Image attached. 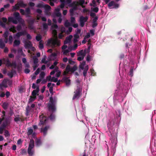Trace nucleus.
Returning a JSON list of instances; mask_svg holds the SVG:
<instances>
[{
	"label": "nucleus",
	"instance_id": "f257e3e1",
	"mask_svg": "<svg viewBox=\"0 0 156 156\" xmlns=\"http://www.w3.org/2000/svg\"><path fill=\"white\" fill-rule=\"evenodd\" d=\"M52 33L56 38L55 39L51 38L49 39L47 42V44L49 45H51L53 48H54L55 45L59 46L60 45V41L58 40L57 37V30L55 29L53 30Z\"/></svg>",
	"mask_w": 156,
	"mask_h": 156
},
{
	"label": "nucleus",
	"instance_id": "f03ea898",
	"mask_svg": "<svg viewBox=\"0 0 156 156\" xmlns=\"http://www.w3.org/2000/svg\"><path fill=\"white\" fill-rule=\"evenodd\" d=\"M57 100L55 98H53L51 96L50 97L48 103L47 104V109L48 111L53 113L56 110V104Z\"/></svg>",
	"mask_w": 156,
	"mask_h": 156
},
{
	"label": "nucleus",
	"instance_id": "7ed1b4c3",
	"mask_svg": "<svg viewBox=\"0 0 156 156\" xmlns=\"http://www.w3.org/2000/svg\"><path fill=\"white\" fill-rule=\"evenodd\" d=\"M82 91V88L77 86V89L74 92V94L73 97V100H74L76 99H79L80 96Z\"/></svg>",
	"mask_w": 156,
	"mask_h": 156
},
{
	"label": "nucleus",
	"instance_id": "20e7f679",
	"mask_svg": "<svg viewBox=\"0 0 156 156\" xmlns=\"http://www.w3.org/2000/svg\"><path fill=\"white\" fill-rule=\"evenodd\" d=\"M40 122L38 124V125L41 126L44 125L46 124L47 121L48 119L47 116L44 115L43 113H41V115L39 116Z\"/></svg>",
	"mask_w": 156,
	"mask_h": 156
},
{
	"label": "nucleus",
	"instance_id": "39448f33",
	"mask_svg": "<svg viewBox=\"0 0 156 156\" xmlns=\"http://www.w3.org/2000/svg\"><path fill=\"white\" fill-rule=\"evenodd\" d=\"M9 119H6L5 121L3 122L1 126H0V134H2L5 129L6 126L10 124Z\"/></svg>",
	"mask_w": 156,
	"mask_h": 156
},
{
	"label": "nucleus",
	"instance_id": "423d86ee",
	"mask_svg": "<svg viewBox=\"0 0 156 156\" xmlns=\"http://www.w3.org/2000/svg\"><path fill=\"white\" fill-rule=\"evenodd\" d=\"M88 19V18L87 16L84 17L83 16H80L79 19L80 26L82 27H83L85 24V23L87 21Z\"/></svg>",
	"mask_w": 156,
	"mask_h": 156
},
{
	"label": "nucleus",
	"instance_id": "0eeeda50",
	"mask_svg": "<svg viewBox=\"0 0 156 156\" xmlns=\"http://www.w3.org/2000/svg\"><path fill=\"white\" fill-rule=\"evenodd\" d=\"M108 6L109 9H117L119 6V4L116 3L113 1H111L108 4Z\"/></svg>",
	"mask_w": 156,
	"mask_h": 156
},
{
	"label": "nucleus",
	"instance_id": "6e6552de",
	"mask_svg": "<svg viewBox=\"0 0 156 156\" xmlns=\"http://www.w3.org/2000/svg\"><path fill=\"white\" fill-rule=\"evenodd\" d=\"M15 118H14V121L16 122H23L25 119H26V118H24L23 116H20V115H16V116L15 115Z\"/></svg>",
	"mask_w": 156,
	"mask_h": 156
},
{
	"label": "nucleus",
	"instance_id": "1a4fd4ad",
	"mask_svg": "<svg viewBox=\"0 0 156 156\" xmlns=\"http://www.w3.org/2000/svg\"><path fill=\"white\" fill-rule=\"evenodd\" d=\"M77 67L76 65H74L71 68L69 65H68L66 67V70H68L69 72L72 73H73L77 69Z\"/></svg>",
	"mask_w": 156,
	"mask_h": 156
},
{
	"label": "nucleus",
	"instance_id": "9d476101",
	"mask_svg": "<svg viewBox=\"0 0 156 156\" xmlns=\"http://www.w3.org/2000/svg\"><path fill=\"white\" fill-rule=\"evenodd\" d=\"M13 15L15 16L16 20L17 21H18L19 22H21L22 21L23 19L20 17V13L18 12H14Z\"/></svg>",
	"mask_w": 156,
	"mask_h": 156
},
{
	"label": "nucleus",
	"instance_id": "9b49d317",
	"mask_svg": "<svg viewBox=\"0 0 156 156\" xmlns=\"http://www.w3.org/2000/svg\"><path fill=\"white\" fill-rule=\"evenodd\" d=\"M50 126H47L44 128H41V132L43 133L44 136H45L47 133L48 130L50 129Z\"/></svg>",
	"mask_w": 156,
	"mask_h": 156
},
{
	"label": "nucleus",
	"instance_id": "f8f14e48",
	"mask_svg": "<svg viewBox=\"0 0 156 156\" xmlns=\"http://www.w3.org/2000/svg\"><path fill=\"white\" fill-rule=\"evenodd\" d=\"M6 64L8 67L12 66L14 69H16V64L15 62H13L11 63L9 60L7 59L6 60Z\"/></svg>",
	"mask_w": 156,
	"mask_h": 156
},
{
	"label": "nucleus",
	"instance_id": "ddd939ff",
	"mask_svg": "<svg viewBox=\"0 0 156 156\" xmlns=\"http://www.w3.org/2000/svg\"><path fill=\"white\" fill-rule=\"evenodd\" d=\"M24 47L26 48L27 49H31L32 48H34L31 42L30 41H25L24 43Z\"/></svg>",
	"mask_w": 156,
	"mask_h": 156
},
{
	"label": "nucleus",
	"instance_id": "4468645a",
	"mask_svg": "<svg viewBox=\"0 0 156 156\" xmlns=\"http://www.w3.org/2000/svg\"><path fill=\"white\" fill-rule=\"evenodd\" d=\"M35 21V19H30L28 20L27 22L29 24V27L31 29H33L32 25Z\"/></svg>",
	"mask_w": 156,
	"mask_h": 156
},
{
	"label": "nucleus",
	"instance_id": "2eb2a0df",
	"mask_svg": "<svg viewBox=\"0 0 156 156\" xmlns=\"http://www.w3.org/2000/svg\"><path fill=\"white\" fill-rule=\"evenodd\" d=\"M31 14V11L30 8L29 7L27 8L25 10V15L26 17H30Z\"/></svg>",
	"mask_w": 156,
	"mask_h": 156
},
{
	"label": "nucleus",
	"instance_id": "dca6fc26",
	"mask_svg": "<svg viewBox=\"0 0 156 156\" xmlns=\"http://www.w3.org/2000/svg\"><path fill=\"white\" fill-rule=\"evenodd\" d=\"M62 81L66 83L67 86H69L70 84V80L68 77H63L62 79Z\"/></svg>",
	"mask_w": 156,
	"mask_h": 156
},
{
	"label": "nucleus",
	"instance_id": "f3484780",
	"mask_svg": "<svg viewBox=\"0 0 156 156\" xmlns=\"http://www.w3.org/2000/svg\"><path fill=\"white\" fill-rule=\"evenodd\" d=\"M111 122H110L109 123H108V131L110 132L111 135L112 136L114 135V132L115 129H113L112 128H111L110 124Z\"/></svg>",
	"mask_w": 156,
	"mask_h": 156
},
{
	"label": "nucleus",
	"instance_id": "a211bd4d",
	"mask_svg": "<svg viewBox=\"0 0 156 156\" xmlns=\"http://www.w3.org/2000/svg\"><path fill=\"white\" fill-rule=\"evenodd\" d=\"M27 34V32L26 30H24L22 31L16 33V36L18 38H19L21 36L26 35Z\"/></svg>",
	"mask_w": 156,
	"mask_h": 156
},
{
	"label": "nucleus",
	"instance_id": "6ab92c4d",
	"mask_svg": "<svg viewBox=\"0 0 156 156\" xmlns=\"http://www.w3.org/2000/svg\"><path fill=\"white\" fill-rule=\"evenodd\" d=\"M78 2L73 1L71 4V5L73 6L72 9L74 10H76L77 9V6L78 5Z\"/></svg>",
	"mask_w": 156,
	"mask_h": 156
},
{
	"label": "nucleus",
	"instance_id": "aec40b11",
	"mask_svg": "<svg viewBox=\"0 0 156 156\" xmlns=\"http://www.w3.org/2000/svg\"><path fill=\"white\" fill-rule=\"evenodd\" d=\"M8 21L9 22H12L14 24H17L18 22L16 20H14L12 17H9L8 18Z\"/></svg>",
	"mask_w": 156,
	"mask_h": 156
},
{
	"label": "nucleus",
	"instance_id": "412c9836",
	"mask_svg": "<svg viewBox=\"0 0 156 156\" xmlns=\"http://www.w3.org/2000/svg\"><path fill=\"white\" fill-rule=\"evenodd\" d=\"M72 37L73 36L72 35H70L68 37H66L65 40L64 41V44H66L67 43L70 42Z\"/></svg>",
	"mask_w": 156,
	"mask_h": 156
},
{
	"label": "nucleus",
	"instance_id": "4be33fe9",
	"mask_svg": "<svg viewBox=\"0 0 156 156\" xmlns=\"http://www.w3.org/2000/svg\"><path fill=\"white\" fill-rule=\"evenodd\" d=\"M39 87H37L36 90H33L32 92V95L36 97L37 94L39 92Z\"/></svg>",
	"mask_w": 156,
	"mask_h": 156
},
{
	"label": "nucleus",
	"instance_id": "5701e85b",
	"mask_svg": "<svg viewBox=\"0 0 156 156\" xmlns=\"http://www.w3.org/2000/svg\"><path fill=\"white\" fill-rule=\"evenodd\" d=\"M17 3L22 8H25L27 5V4L24 3L22 0L19 1Z\"/></svg>",
	"mask_w": 156,
	"mask_h": 156
},
{
	"label": "nucleus",
	"instance_id": "b1692460",
	"mask_svg": "<svg viewBox=\"0 0 156 156\" xmlns=\"http://www.w3.org/2000/svg\"><path fill=\"white\" fill-rule=\"evenodd\" d=\"M34 147V141L33 139L30 140L29 145L28 148L33 149Z\"/></svg>",
	"mask_w": 156,
	"mask_h": 156
},
{
	"label": "nucleus",
	"instance_id": "393cba45",
	"mask_svg": "<svg viewBox=\"0 0 156 156\" xmlns=\"http://www.w3.org/2000/svg\"><path fill=\"white\" fill-rule=\"evenodd\" d=\"M8 87L6 81L4 79L1 83L0 84V88L2 89L3 87Z\"/></svg>",
	"mask_w": 156,
	"mask_h": 156
},
{
	"label": "nucleus",
	"instance_id": "a878e982",
	"mask_svg": "<svg viewBox=\"0 0 156 156\" xmlns=\"http://www.w3.org/2000/svg\"><path fill=\"white\" fill-rule=\"evenodd\" d=\"M60 9L59 8H57L55 9V14L57 17L61 16V14L59 12Z\"/></svg>",
	"mask_w": 156,
	"mask_h": 156
},
{
	"label": "nucleus",
	"instance_id": "bb28decb",
	"mask_svg": "<svg viewBox=\"0 0 156 156\" xmlns=\"http://www.w3.org/2000/svg\"><path fill=\"white\" fill-rule=\"evenodd\" d=\"M9 106V104L7 102H4L2 105V107L3 108L5 109H7Z\"/></svg>",
	"mask_w": 156,
	"mask_h": 156
},
{
	"label": "nucleus",
	"instance_id": "cd10ccee",
	"mask_svg": "<svg viewBox=\"0 0 156 156\" xmlns=\"http://www.w3.org/2000/svg\"><path fill=\"white\" fill-rule=\"evenodd\" d=\"M5 44L2 39H0V48L3 49L5 47Z\"/></svg>",
	"mask_w": 156,
	"mask_h": 156
},
{
	"label": "nucleus",
	"instance_id": "c85d7f7f",
	"mask_svg": "<svg viewBox=\"0 0 156 156\" xmlns=\"http://www.w3.org/2000/svg\"><path fill=\"white\" fill-rule=\"evenodd\" d=\"M89 68L88 66H85L84 69H83V76L84 77H86L87 76V71L88 69Z\"/></svg>",
	"mask_w": 156,
	"mask_h": 156
},
{
	"label": "nucleus",
	"instance_id": "c756f323",
	"mask_svg": "<svg viewBox=\"0 0 156 156\" xmlns=\"http://www.w3.org/2000/svg\"><path fill=\"white\" fill-rule=\"evenodd\" d=\"M20 6L18 4V3L16 4L15 6H13V8L12 9V11H16V10H18L19 9Z\"/></svg>",
	"mask_w": 156,
	"mask_h": 156
},
{
	"label": "nucleus",
	"instance_id": "7c9ffc66",
	"mask_svg": "<svg viewBox=\"0 0 156 156\" xmlns=\"http://www.w3.org/2000/svg\"><path fill=\"white\" fill-rule=\"evenodd\" d=\"M84 2V0H79V2H78V5H80L82 6V8H84L85 6L83 5Z\"/></svg>",
	"mask_w": 156,
	"mask_h": 156
},
{
	"label": "nucleus",
	"instance_id": "2f4dec72",
	"mask_svg": "<svg viewBox=\"0 0 156 156\" xmlns=\"http://www.w3.org/2000/svg\"><path fill=\"white\" fill-rule=\"evenodd\" d=\"M20 43V42L19 40H15L13 42L14 46H17L19 45Z\"/></svg>",
	"mask_w": 156,
	"mask_h": 156
},
{
	"label": "nucleus",
	"instance_id": "473e14b6",
	"mask_svg": "<svg viewBox=\"0 0 156 156\" xmlns=\"http://www.w3.org/2000/svg\"><path fill=\"white\" fill-rule=\"evenodd\" d=\"M35 144L37 146H40L41 144V140L39 139H36L35 140Z\"/></svg>",
	"mask_w": 156,
	"mask_h": 156
},
{
	"label": "nucleus",
	"instance_id": "72a5a7b5",
	"mask_svg": "<svg viewBox=\"0 0 156 156\" xmlns=\"http://www.w3.org/2000/svg\"><path fill=\"white\" fill-rule=\"evenodd\" d=\"M36 98V97L33 96H30V98L29 100V102L30 103L34 101Z\"/></svg>",
	"mask_w": 156,
	"mask_h": 156
},
{
	"label": "nucleus",
	"instance_id": "f704fd0d",
	"mask_svg": "<svg viewBox=\"0 0 156 156\" xmlns=\"http://www.w3.org/2000/svg\"><path fill=\"white\" fill-rule=\"evenodd\" d=\"M33 133V129L31 128H29L28 129L27 135L28 136L31 135Z\"/></svg>",
	"mask_w": 156,
	"mask_h": 156
},
{
	"label": "nucleus",
	"instance_id": "c9c22d12",
	"mask_svg": "<svg viewBox=\"0 0 156 156\" xmlns=\"http://www.w3.org/2000/svg\"><path fill=\"white\" fill-rule=\"evenodd\" d=\"M32 149L31 148L28 149V153L30 155H32L34 154V151L32 150Z\"/></svg>",
	"mask_w": 156,
	"mask_h": 156
},
{
	"label": "nucleus",
	"instance_id": "e433bc0d",
	"mask_svg": "<svg viewBox=\"0 0 156 156\" xmlns=\"http://www.w3.org/2000/svg\"><path fill=\"white\" fill-rule=\"evenodd\" d=\"M48 118L51 120H54L55 119V116L53 113H51L50 116H48Z\"/></svg>",
	"mask_w": 156,
	"mask_h": 156
},
{
	"label": "nucleus",
	"instance_id": "4c0bfd02",
	"mask_svg": "<svg viewBox=\"0 0 156 156\" xmlns=\"http://www.w3.org/2000/svg\"><path fill=\"white\" fill-rule=\"evenodd\" d=\"M33 62L34 64H37L38 62V59L35 56L33 57Z\"/></svg>",
	"mask_w": 156,
	"mask_h": 156
},
{
	"label": "nucleus",
	"instance_id": "58836bf2",
	"mask_svg": "<svg viewBox=\"0 0 156 156\" xmlns=\"http://www.w3.org/2000/svg\"><path fill=\"white\" fill-rule=\"evenodd\" d=\"M39 47L40 49H42L44 48L43 44L42 41H41L39 42Z\"/></svg>",
	"mask_w": 156,
	"mask_h": 156
},
{
	"label": "nucleus",
	"instance_id": "ea45409f",
	"mask_svg": "<svg viewBox=\"0 0 156 156\" xmlns=\"http://www.w3.org/2000/svg\"><path fill=\"white\" fill-rule=\"evenodd\" d=\"M78 55L84 57L85 54L84 53L83 50H81L79 51V52L78 53Z\"/></svg>",
	"mask_w": 156,
	"mask_h": 156
},
{
	"label": "nucleus",
	"instance_id": "a19ab883",
	"mask_svg": "<svg viewBox=\"0 0 156 156\" xmlns=\"http://www.w3.org/2000/svg\"><path fill=\"white\" fill-rule=\"evenodd\" d=\"M64 25L66 27H68L71 26V24L68 20H66L65 22Z\"/></svg>",
	"mask_w": 156,
	"mask_h": 156
},
{
	"label": "nucleus",
	"instance_id": "79ce46f5",
	"mask_svg": "<svg viewBox=\"0 0 156 156\" xmlns=\"http://www.w3.org/2000/svg\"><path fill=\"white\" fill-rule=\"evenodd\" d=\"M44 8L45 10L49 11L51 9V7L48 5H44Z\"/></svg>",
	"mask_w": 156,
	"mask_h": 156
},
{
	"label": "nucleus",
	"instance_id": "37998d69",
	"mask_svg": "<svg viewBox=\"0 0 156 156\" xmlns=\"http://www.w3.org/2000/svg\"><path fill=\"white\" fill-rule=\"evenodd\" d=\"M43 28L44 30H47L48 28V25L45 23H43Z\"/></svg>",
	"mask_w": 156,
	"mask_h": 156
},
{
	"label": "nucleus",
	"instance_id": "c03bdc74",
	"mask_svg": "<svg viewBox=\"0 0 156 156\" xmlns=\"http://www.w3.org/2000/svg\"><path fill=\"white\" fill-rule=\"evenodd\" d=\"M92 11L95 12L97 13L99 11V9L97 7H96L93 8H91Z\"/></svg>",
	"mask_w": 156,
	"mask_h": 156
},
{
	"label": "nucleus",
	"instance_id": "a18cd8bd",
	"mask_svg": "<svg viewBox=\"0 0 156 156\" xmlns=\"http://www.w3.org/2000/svg\"><path fill=\"white\" fill-rule=\"evenodd\" d=\"M42 38L41 36L40 35H38L36 37V39L37 41H40Z\"/></svg>",
	"mask_w": 156,
	"mask_h": 156
},
{
	"label": "nucleus",
	"instance_id": "49530a36",
	"mask_svg": "<svg viewBox=\"0 0 156 156\" xmlns=\"http://www.w3.org/2000/svg\"><path fill=\"white\" fill-rule=\"evenodd\" d=\"M10 30L13 33H15L16 32L15 28L14 26L12 27L10 29Z\"/></svg>",
	"mask_w": 156,
	"mask_h": 156
},
{
	"label": "nucleus",
	"instance_id": "de8ad7c7",
	"mask_svg": "<svg viewBox=\"0 0 156 156\" xmlns=\"http://www.w3.org/2000/svg\"><path fill=\"white\" fill-rule=\"evenodd\" d=\"M129 75L130 76H132L133 75V69L132 68H131L129 71Z\"/></svg>",
	"mask_w": 156,
	"mask_h": 156
},
{
	"label": "nucleus",
	"instance_id": "09e8293b",
	"mask_svg": "<svg viewBox=\"0 0 156 156\" xmlns=\"http://www.w3.org/2000/svg\"><path fill=\"white\" fill-rule=\"evenodd\" d=\"M22 29V27L21 25L20 24H18L16 27V29L18 31L21 30Z\"/></svg>",
	"mask_w": 156,
	"mask_h": 156
},
{
	"label": "nucleus",
	"instance_id": "8fccbe9b",
	"mask_svg": "<svg viewBox=\"0 0 156 156\" xmlns=\"http://www.w3.org/2000/svg\"><path fill=\"white\" fill-rule=\"evenodd\" d=\"M9 43L11 44L12 43L13 41V38L12 35H10L9 37Z\"/></svg>",
	"mask_w": 156,
	"mask_h": 156
},
{
	"label": "nucleus",
	"instance_id": "3c124183",
	"mask_svg": "<svg viewBox=\"0 0 156 156\" xmlns=\"http://www.w3.org/2000/svg\"><path fill=\"white\" fill-rule=\"evenodd\" d=\"M9 35V32L8 31H6L3 34V36L5 38H8Z\"/></svg>",
	"mask_w": 156,
	"mask_h": 156
},
{
	"label": "nucleus",
	"instance_id": "603ef678",
	"mask_svg": "<svg viewBox=\"0 0 156 156\" xmlns=\"http://www.w3.org/2000/svg\"><path fill=\"white\" fill-rule=\"evenodd\" d=\"M58 28V26L56 24H53L51 26L52 29H57Z\"/></svg>",
	"mask_w": 156,
	"mask_h": 156
},
{
	"label": "nucleus",
	"instance_id": "864d4df0",
	"mask_svg": "<svg viewBox=\"0 0 156 156\" xmlns=\"http://www.w3.org/2000/svg\"><path fill=\"white\" fill-rule=\"evenodd\" d=\"M51 81H53L54 82H56L58 81V79L54 77H52L51 78Z\"/></svg>",
	"mask_w": 156,
	"mask_h": 156
},
{
	"label": "nucleus",
	"instance_id": "5fc2aeb1",
	"mask_svg": "<svg viewBox=\"0 0 156 156\" xmlns=\"http://www.w3.org/2000/svg\"><path fill=\"white\" fill-rule=\"evenodd\" d=\"M71 22L72 23H74L76 22L75 17H71L70 18Z\"/></svg>",
	"mask_w": 156,
	"mask_h": 156
},
{
	"label": "nucleus",
	"instance_id": "6e6d98bb",
	"mask_svg": "<svg viewBox=\"0 0 156 156\" xmlns=\"http://www.w3.org/2000/svg\"><path fill=\"white\" fill-rule=\"evenodd\" d=\"M44 5L42 3H40L38 4L37 5V8H44Z\"/></svg>",
	"mask_w": 156,
	"mask_h": 156
},
{
	"label": "nucleus",
	"instance_id": "4d7b16f0",
	"mask_svg": "<svg viewBox=\"0 0 156 156\" xmlns=\"http://www.w3.org/2000/svg\"><path fill=\"white\" fill-rule=\"evenodd\" d=\"M20 12L21 14L22 15H25V10L22 9H20Z\"/></svg>",
	"mask_w": 156,
	"mask_h": 156
},
{
	"label": "nucleus",
	"instance_id": "13d9d810",
	"mask_svg": "<svg viewBox=\"0 0 156 156\" xmlns=\"http://www.w3.org/2000/svg\"><path fill=\"white\" fill-rule=\"evenodd\" d=\"M7 75L11 78H12L13 75V74L11 72L8 73L7 74Z\"/></svg>",
	"mask_w": 156,
	"mask_h": 156
},
{
	"label": "nucleus",
	"instance_id": "bf43d9fd",
	"mask_svg": "<svg viewBox=\"0 0 156 156\" xmlns=\"http://www.w3.org/2000/svg\"><path fill=\"white\" fill-rule=\"evenodd\" d=\"M40 77L42 78H43L45 76V73L44 72H41L40 74Z\"/></svg>",
	"mask_w": 156,
	"mask_h": 156
},
{
	"label": "nucleus",
	"instance_id": "052dcab7",
	"mask_svg": "<svg viewBox=\"0 0 156 156\" xmlns=\"http://www.w3.org/2000/svg\"><path fill=\"white\" fill-rule=\"evenodd\" d=\"M98 19V16H95L94 18L93 19V23H96L97 22V21Z\"/></svg>",
	"mask_w": 156,
	"mask_h": 156
},
{
	"label": "nucleus",
	"instance_id": "680f3d73",
	"mask_svg": "<svg viewBox=\"0 0 156 156\" xmlns=\"http://www.w3.org/2000/svg\"><path fill=\"white\" fill-rule=\"evenodd\" d=\"M0 25L2 27H5V24L4 22L0 20Z\"/></svg>",
	"mask_w": 156,
	"mask_h": 156
},
{
	"label": "nucleus",
	"instance_id": "e2e57ef3",
	"mask_svg": "<svg viewBox=\"0 0 156 156\" xmlns=\"http://www.w3.org/2000/svg\"><path fill=\"white\" fill-rule=\"evenodd\" d=\"M69 63L71 65H73L75 63V62L72 61L71 59H69L68 60Z\"/></svg>",
	"mask_w": 156,
	"mask_h": 156
},
{
	"label": "nucleus",
	"instance_id": "0e129e2a",
	"mask_svg": "<svg viewBox=\"0 0 156 156\" xmlns=\"http://www.w3.org/2000/svg\"><path fill=\"white\" fill-rule=\"evenodd\" d=\"M30 71V69L28 68L25 69L24 70V73L26 74L29 73Z\"/></svg>",
	"mask_w": 156,
	"mask_h": 156
},
{
	"label": "nucleus",
	"instance_id": "69168bd1",
	"mask_svg": "<svg viewBox=\"0 0 156 156\" xmlns=\"http://www.w3.org/2000/svg\"><path fill=\"white\" fill-rule=\"evenodd\" d=\"M94 30H90V33L92 36H94Z\"/></svg>",
	"mask_w": 156,
	"mask_h": 156
},
{
	"label": "nucleus",
	"instance_id": "338daca9",
	"mask_svg": "<svg viewBox=\"0 0 156 156\" xmlns=\"http://www.w3.org/2000/svg\"><path fill=\"white\" fill-rule=\"evenodd\" d=\"M2 22L4 23H6L7 22V19L5 17H2Z\"/></svg>",
	"mask_w": 156,
	"mask_h": 156
},
{
	"label": "nucleus",
	"instance_id": "774afa93",
	"mask_svg": "<svg viewBox=\"0 0 156 156\" xmlns=\"http://www.w3.org/2000/svg\"><path fill=\"white\" fill-rule=\"evenodd\" d=\"M40 72V69L39 68H38L37 70L35 71L34 73L36 75L38 74Z\"/></svg>",
	"mask_w": 156,
	"mask_h": 156
}]
</instances>
